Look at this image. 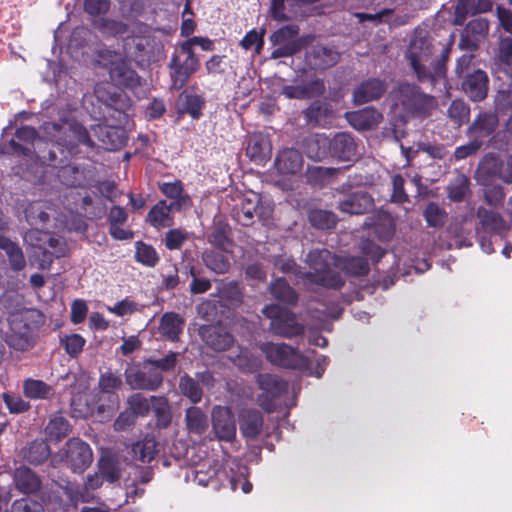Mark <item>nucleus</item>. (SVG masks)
<instances>
[{
    "label": "nucleus",
    "mask_w": 512,
    "mask_h": 512,
    "mask_svg": "<svg viewBox=\"0 0 512 512\" xmlns=\"http://www.w3.org/2000/svg\"><path fill=\"white\" fill-rule=\"evenodd\" d=\"M51 450L48 442L42 438L34 439L22 449L23 459L31 465L43 464L50 456Z\"/></svg>",
    "instance_id": "nucleus-33"
},
{
    "label": "nucleus",
    "mask_w": 512,
    "mask_h": 512,
    "mask_svg": "<svg viewBox=\"0 0 512 512\" xmlns=\"http://www.w3.org/2000/svg\"><path fill=\"white\" fill-rule=\"evenodd\" d=\"M0 249L5 251L12 271L20 272L26 267L23 250L16 242L8 237L0 236Z\"/></svg>",
    "instance_id": "nucleus-35"
},
{
    "label": "nucleus",
    "mask_w": 512,
    "mask_h": 512,
    "mask_svg": "<svg viewBox=\"0 0 512 512\" xmlns=\"http://www.w3.org/2000/svg\"><path fill=\"white\" fill-rule=\"evenodd\" d=\"M61 488L69 502L73 505H77L80 502H90L92 499L90 492L86 491L84 486H80L78 483L66 481L64 485H61Z\"/></svg>",
    "instance_id": "nucleus-54"
},
{
    "label": "nucleus",
    "mask_w": 512,
    "mask_h": 512,
    "mask_svg": "<svg viewBox=\"0 0 512 512\" xmlns=\"http://www.w3.org/2000/svg\"><path fill=\"white\" fill-rule=\"evenodd\" d=\"M492 7V0H457L455 23L462 25L469 16L489 12Z\"/></svg>",
    "instance_id": "nucleus-30"
},
{
    "label": "nucleus",
    "mask_w": 512,
    "mask_h": 512,
    "mask_svg": "<svg viewBox=\"0 0 512 512\" xmlns=\"http://www.w3.org/2000/svg\"><path fill=\"white\" fill-rule=\"evenodd\" d=\"M272 145L267 136L260 132L249 136L246 155L256 164H263L270 159Z\"/></svg>",
    "instance_id": "nucleus-26"
},
{
    "label": "nucleus",
    "mask_w": 512,
    "mask_h": 512,
    "mask_svg": "<svg viewBox=\"0 0 512 512\" xmlns=\"http://www.w3.org/2000/svg\"><path fill=\"white\" fill-rule=\"evenodd\" d=\"M15 482L17 488L25 493L31 494L40 490V478L29 468H19L15 473Z\"/></svg>",
    "instance_id": "nucleus-41"
},
{
    "label": "nucleus",
    "mask_w": 512,
    "mask_h": 512,
    "mask_svg": "<svg viewBox=\"0 0 512 512\" xmlns=\"http://www.w3.org/2000/svg\"><path fill=\"white\" fill-rule=\"evenodd\" d=\"M135 260L146 267H155L160 257L152 245L137 241L135 243Z\"/></svg>",
    "instance_id": "nucleus-50"
},
{
    "label": "nucleus",
    "mask_w": 512,
    "mask_h": 512,
    "mask_svg": "<svg viewBox=\"0 0 512 512\" xmlns=\"http://www.w3.org/2000/svg\"><path fill=\"white\" fill-rule=\"evenodd\" d=\"M346 118L355 129L366 131L376 127L383 120V115L376 108L370 106L349 112Z\"/></svg>",
    "instance_id": "nucleus-28"
},
{
    "label": "nucleus",
    "mask_w": 512,
    "mask_h": 512,
    "mask_svg": "<svg viewBox=\"0 0 512 512\" xmlns=\"http://www.w3.org/2000/svg\"><path fill=\"white\" fill-rule=\"evenodd\" d=\"M239 429L244 438L254 440L262 433L264 418L262 413L254 408L243 409L239 413Z\"/></svg>",
    "instance_id": "nucleus-24"
},
{
    "label": "nucleus",
    "mask_w": 512,
    "mask_h": 512,
    "mask_svg": "<svg viewBox=\"0 0 512 512\" xmlns=\"http://www.w3.org/2000/svg\"><path fill=\"white\" fill-rule=\"evenodd\" d=\"M447 116L456 128H460L469 121L470 106L461 99H454L447 109Z\"/></svg>",
    "instance_id": "nucleus-48"
},
{
    "label": "nucleus",
    "mask_w": 512,
    "mask_h": 512,
    "mask_svg": "<svg viewBox=\"0 0 512 512\" xmlns=\"http://www.w3.org/2000/svg\"><path fill=\"white\" fill-rule=\"evenodd\" d=\"M263 315L270 320L269 331L276 336L292 339L303 336L305 326L297 315L278 304H268L262 309Z\"/></svg>",
    "instance_id": "nucleus-10"
},
{
    "label": "nucleus",
    "mask_w": 512,
    "mask_h": 512,
    "mask_svg": "<svg viewBox=\"0 0 512 512\" xmlns=\"http://www.w3.org/2000/svg\"><path fill=\"white\" fill-rule=\"evenodd\" d=\"M153 411L158 428H167L172 420L170 406L166 398L152 396Z\"/></svg>",
    "instance_id": "nucleus-51"
},
{
    "label": "nucleus",
    "mask_w": 512,
    "mask_h": 512,
    "mask_svg": "<svg viewBox=\"0 0 512 512\" xmlns=\"http://www.w3.org/2000/svg\"><path fill=\"white\" fill-rule=\"evenodd\" d=\"M93 26L103 35L111 37L121 36L128 31V25L126 23L110 18L95 20Z\"/></svg>",
    "instance_id": "nucleus-49"
},
{
    "label": "nucleus",
    "mask_w": 512,
    "mask_h": 512,
    "mask_svg": "<svg viewBox=\"0 0 512 512\" xmlns=\"http://www.w3.org/2000/svg\"><path fill=\"white\" fill-rule=\"evenodd\" d=\"M470 179L463 173L457 174L446 188L447 197L456 203L464 201L470 193Z\"/></svg>",
    "instance_id": "nucleus-42"
},
{
    "label": "nucleus",
    "mask_w": 512,
    "mask_h": 512,
    "mask_svg": "<svg viewBox=\"0 0 512 512\" xmlns=\"http://www.w3.org/2000/svg\"><path fill=\"white\" fill-rule=\"evenodd\" d=\"M65 446L66 463L74 473H83L93 461L89 444L80 438H71Z\"/></svg>",
    "instance_id": "nucleus-14"
},
{
    "label": "nucleus",
    "mask_w": 512,
    "mask_h": 512,
    "mask_svg": "<svg viewBox=\"0 0 512 512\" xmlns=\"http://www.w3.org/2000/svg\"><path fill=\"white\" fill-rule=\"evenodd\" d=\"M175 207H172L166 200H159L148 211L145 222L156 230L172 227L174 225Z\"/></svg>",
    "instance_id": "nucleus-25"
},
{
    "label": "nucleus",
    "mask_w": 512,
    "mask_h": 512,
    "mask_svg": "<svg viewBox=\"0 0 512 512\" xmlns=\"http://www.w3.org/2000/svg\"><path fill=\"white\" fill-rule=\"evenodd\" d=\"M178 362V354L170 351L165 357L160 359L147 358L145 364H149L151 369H156L161 372H169L174 370Z\"/></svg>",
    "instance_id": "nucleus-59"
},
{
    "label": "nucleus",
    "mask_w": 512,
    "mask_h": 512,
    "mask_svg": "<svg viewBox=\"0 0 512 512\" xmlns=\"http://www.w3.org/2000/svg\"><path fill=\"white\" fill-rule=\"evenodd\" d=\"M202 260L204 265L216 274H225L231 267L228 257L216 251H205Z\"/></svg>",
    "instance_id": "nucleus-47"
},
{
    "label": "nucleus",
    "mask_w": 512,
    "mask_h": 512,
    "mask_svg": "<svg viewBox=\"0 0 512 512\" xmlns=\"http://www.w3.org/2000/svg\"><path fill=\"white\" fill-rule=\"evenodd\" d=\"M261 350L267 360L278 367L302 371L310 368L308 357L286 343L266 342L262 344Z\"/></svg>",
    "instance_id": "nucleus-11"
},
{
    "label": "nucleus",
    "mask_w": 512,
    "mask_h": 512,
    "mask_svg": "<svg viewBox=\"0 0 512 512\" xmlns=\"http://www.w3.org/2000/svg\"><path fill=\"white\" fill-rule=\"evenodd\" d=\"M258 200L243 199L240 205L233 209V218L240 225L248 227L254 223V217L258 209Z\"/></svg>",
    "instance_id": "nucleus-43"
},
{
    "label": "nucleus",
    "mask_w": 512,
    "mask_h": 512,
    "mask_svg": "<svg viewBox=\"0 0 512 512\" xmlns=\"http://www.w3.org/2000/svg\"><path fill=\"white\" fill-rule=\"evenodd\" d=\"M500 60L503 71L509 75L512 84V39L502 42Z\"/></svg>",
    "instance_id": "nucleus-64"
},
{
    "label": "nucleus",
    "mask_w": 512,
    "mask_h": 512,
    "mask_svg": "<svg viewBox=\"0 0 512 512\" xmlns=\"http://www.w3.org/2000/svg\"><path fill=\"white\" fill-rule=\"evenodd\" d=\"M186 426L189 432L203 434L208 428V419L199 407H189L185 413Z\"/></svg>",
    "instance_id": "nucleus-45"
},
{
    "label": "nucleus",
    "mask_w": 512,
    "mask_h": 512,
    "mask_svg": "<svg viewBox=\"0 0 512 512\" xmlns=\"http://www.w3.org/2000/svg\"><path fill=\"white\" fill-rule=\"evenodd\" d=\"M98 471L104 480L114 483L121 477L116 464L109 458H101L98 463Z\"/></svg>",
    "instance_id": "nucleus-61"
},
{
    "label": "nucleus",
    "mask_w": 512,
    "mask_h": 512,
    "mask_svg": "<svg viewBox=\"0 0 512 512\" xmlns=\"http://www.w3.org/2000/svg\"><path fill=\"white\" fill-rule=\"evenodd\" d=\"M423 217L429 227L441 228L447 221V213L435 202H429L423 211Z\"/></svg>",
    "instance_id": "nucleus-53"
},
{
    "label": "nucleus",
    "mask_w": 512,
    "mask_h": 512,
    "mask_svg": "<svg viewBox=\"0 0 512 512\" xmlns=\"http://www.w3.org/2000/svg\"><path fill=\"white\" fill-rule=\"evenodd\" d=\"M300 28L296 24H289L280 27L274 31L269 41L276 47L271 52V59L291 57L302 50L304 47V37H298Z\"/></svg>",
    "instance_id": "nucleus-12"
},
{
    "label": "nucleus",
    "mask_w": 512,
    "mask_h": 512,
    "mask_svg": "<svg viewBox=\"0 0 512 512\" xmlns=\"http://www.w3.org/2000/svg\"><path fill=\"white\" fill-rule=\"evenodd\" d=\"M499 126V117L493 111H480L466 129L468 138H475L485 142V139L494 134Z\"/></svg>",
    "instance_id": "nucleus-16"
},
{
    "label": "nucleus",
    "mask_w": 512,
    "mask_h": 512,
    "mask_svg": "<svg viewBox=\"0 0 512 512\" xmlns=\"http://www.w3.org/2000/svg\"><path fill=\"white\" fill-rule=\"evenodd\" d=\"M470 59L462 56L457 61L455 72L461 78V90L472 102H482L488 96L489 77L479 68H469Z\"/></svg>",
    "instance_id": "nucleus-9"
},
{
    "label": "nucleus",
    "mask_w": 512,
    "mask_h": 512,
    "mask_svg": "<svg viewBox=\"0 0 512 512\" xmlns=\"http://www.w3.org/2000/svg\"><path fill=\"white\" fill-rule=\"evenodd\" d=\"M105 104L111 110L109 116L114 118L117 124H99L93 128V131L105 149L118 150L128 140L127 132L123 126L128 123L127 111L131 107V101L125 93L114 92L108 95Z\"/></svg>",
    "instance_id": "nucleus-2"
},
{
    "label": "nucleus",
    "mask_w": 512,
    "mask_h": 512,
    "mask_svg": "<svg viewBox=\"0 0 512 512\" xmlns=\"http://www.w3.org/2000/svg\"><path fill=\"white\" fill-rule=\"evenodd\" d=\"M23 394L32 400L48 399L54 395V388L42 380L27 378L23 381Z\"/></svg>",
    "instance_id": "nucleus-40"
},
{
    "label": "nucleus",
    "mask_w": 512,
    "mask_h": 512,
    "mask_svg": "<svg viewBox=\"0 0 512 512\" xmlns=\"http://www.w3.org/2000/svg\"><path fill=\"white\" fill-rule=\"evenodd\" d=\"M489 32V22L487 19L478 17L470 20L463 32L462 41L468 45L476 46L483 40Z\"/></svg>",
    "instance_id": "nucleus-36"
},
{
    "label": "nucleus",
    "mask_w": 512,
    "mask_h": 512,
    "mask_svg": "<svg viewBox=\"0 0 512 512\" xmlns=\"http://www.w3.org/2000/svg\"><path fill=\"white\" fill-rule=\"evenodd\" d=\"M41 131L48 140L70 156L78 154L81 145L88 149L95 147L87 128L75 120L44 122Z\"/></svg>",
    "instance_id": "nucleus-3"
},
{
    "label": "nucleus",
    "mask_w": 512,
    "mask_h": 512,
    "mask_svg": "<svg viewBox=\"0 0 512 512\" xmlns=\"http://www.w3.org/2000/svg\"><path fill=\"white\" fill-rule=\"evenodd\" d=\"M179 389L193 403H199L202 400L203 391L199 383L188 374L180 377Z\"/></svg>",
    "instance_id": "nucleus-55"
},
{
    "label": "nucleus",
    "mask_w": 512,
    "mask_h": 512,
    "mask_svg": "<svg viewBox=\"0 0 512 512\" xmlns=\"http://www.w3.org/2000/svg\"><path fill=\"white\" fill-rule=\"evenodd\" d=\"M114 60L110 62L109 75L117 85L133 89L140 84V77L132 69L130 63L117 53H114Z\"/></svg>",
    "instance_id": "nucleus-19"
},
{
    "label": "nucleus",
    "mask_w": 512,
    "mask_h": 512,
    "mask_svg": "<svg viewBox=\"0 0 512 512\" xmlns=\"http://www.w3.org/2000/svg\"><path fill=\"white\" fill-rule=\"evenodd\" d=\"M159 190L163 195L172 201L168 203L175 207V211H181L191 206L190 196L184 192L183 183L180 180L173 182H163L159 184Z\"/></svg>",
    "instance_id": "nucleus-31"
},
{
    "label": "nucleus",
    "mask_w": 512,
    "mask_h": 512,
    "mask_svg": "<svg viewBox=\"0 0 512 512\" xmlns=\"http://www.w3.org/2000/svg\"><path fill=\"white\" fill-rule=\"evenodd\" d=\"M128 220V213L126 209L119 205H114L109 209L107 214V222L109 226V234L115 240H131L134 237V232L130 229H125L122 226Z\"/></svg>",
    "instance_id": "nucleus-23"
},
{
    "label": "nucleus",
    "mask_w": 512,
    "mask_h": 512,
    "mask_svg": "<svg viewBox=\"0 0 512 512\" xmlns=\"http://www.w3.org/2000/svg\"><path fill=\"white\" fill-rule=\"evenodd\" d=\"M433 51V38L428 33L420 32L411 39L405 57L419 82H430L432 85H436L440 80L446 78V62L451 47L447 46L441 56L431 63V69H429L425 63L429 61Z\"/></svg>",
    "instance_id": "nucleus-1"
},
{
    "label": "nucleus",
    "mask_w": 512,
    "mask_h": 512,
    "mask_svg": "<svg viewBox=\"0 0 512 512\" xmlns=\"http://www.w3.org/2000/svg\"><path fill=\"white\" fill-rule=\"evenodd\" d=\"M188 239V233L181 228L170 229L164 238L165 247L170 250H179Z\"/></svg>",
    "instance_id": "nucleus-60"
},
{
    "label": "nucleus",
    "mask_w": 512,
    "mask_h": 512,
    "mask_svg": "<svg viewBox=\"0 0 512 512\" xmlns=\"http://www.w3.org/2000/svg\"><path fill=\"white\" fill-rule=\"evenodd\" d=\"M125 381L133 390L156 391L164 381L163 374L156 369H151L149 364H129L124 371Z\"/></svg>",
    "instance_id": "nucleus-13"
},
{
    "label": "nucleus",
    "mask_w": 512,
    "mask_h": 512,
    "mask_svg": "<svg viewBox=\"0 0 512 512\" xmlns=\"http://www.w3.org/2000/svg\"><path fill=\"white\" fill-rule=\"evenodd\" d=\"M476 216L479 220V225L476 227L478 235L488 233L503 237L509 230L504 218L496 211L480 206L477 208Z\"/></svg>",
    "instance_id": "nucleus-20"
},
{
    "label": "nucleus",
    "mask_w": 512,
    "mask_h": 512,
    "mask_svg": "<svg viewBox=\"0 0 512 512\" xmlns=\"http://www.w3.org/2000/svg\"><path fill=\"white\" fill-rule=\"evenodd\" d=\"M308 220L311 226L318 230H331L334 229L338 218L328 210L313 209L308 214Z\"/></svg>",
    "instance_id": "nucleus-46"
},
{
    "label": "nucleus",
    "mask_w": 512,
    "mask_h": 512,
    "mask_svg": "<svg viewBox=\"0 0 512 512\" xmlns=\"http://www.w3.org/2000/svg\"><path fill=\"white\" fill-rule=\"evenodd\" d=\"M86 340L77 333L64 335L60 344L70 357H77L83 350Z\"/></svg>",
    "instance_id": "nucleus-57"
},
{
    "label": "nucleus",
    "mask_w": 512,
    "mask_h": 512,
    "mask_svg": "<svg viewBox=\"0 0 512 512\" xmlns=\"http://www.w3.org/2000/svg\"><path fill=\"white\" fill-rule=\"evenodd\" d=\"M157 446L158 443L153 437H145L133 444L131 449L133 457L142 463H150L158 452Z\"/></svg>",
    "instance_id": "nucleus-44"
},
{
    "label": "nucleus",
    "mask_w": 512,
    "mask_h": 512,
    "mask_svg": "<svg viewBox=\"0 0 512 512\" xmlns=\"http://www.w3.org/2000/svg\"><path fill=\"white\" fill-rule=\"evenodd\" d=\"M205 99L198 94H190L186 91L178 95L176 102L177 114L181 117L189 115L193 120H198L203 115Z\"/></svg>",
    "instance_id": "nucleus-29"
},
{
    "label": "nucleus",
    "mask_w": 512,
    "mask_h": 512,
    "mask_svg": "<svg viewBox=\"0 0 512 512\" xmlns=\"http://www.w3.org/2000/svg\"><path fill=\"white\" fill-rule=\"evenodd\" d=\"M45 431L51 439L60 441L68 435L70 431V424L65 417L55 415L49 420Z\"/></svg>",
    "instance_id": "nucleus-52"
},
{
    "label": "nucleus",
    "mask_w": 512,
    "mask_h": 512,
    "mask_svg": "<svg viewBox=\"0 0 512 512\" xmlns=\"http://www.w3.org/2000/svg\"><path fill=\"white\" fill-rule=\"evenodd\" d=\"M269 291L273 298L284 304L295 306L298 303V293L289 285L283 277L275 279L269 285Z\"/></svg>",
    "instance_id": "nucleus-37"
},
{
    "label": "nucleus",
    "mask_w": 512,
    "mask_h": 512,
    "mask_svg": "<svg viewBox=\"0 0 512 512\" xmlns=\"http://www.w3.org/2000/svg\"><path fill=\"white\" fill-rule=\"evenodd\" d=\"M212 427L221 441L232 442L236 438V423L228 407L216 406L212 410Z\"/></svg>",
    "instance_id": "nucleus-17"
},
{
    "label": "nucleus",
    "mask_w": 512,
    "mask_h": 512,
    "mask_svg": "<svg viewBox=\"0 0 512 512\" xmlns=\"http://www.w3.org/2000/svg\"><path fill=\"white\" fill-rule=\"evenodd\" d=\"M258 387L272 398H278L287 391V382L272 374H258L256 377Z\"/></svg>",
    "instance_id": "nucleus-38"
},
{
    "label": "nucleus",
    "mask_w": 512,
    "mask_h": 512,
    "mask_svg": "<svg viewBox=\"0 0 512 512\" xmlns=\"http://www.w3.org/2000/svg\"><path fill=\"white\" fill-rule=\"evenodd\" d=\"M303 156L295 148L280 150L274 160V167L280 175H296L303 168Z\"/></svg>",
    "instance_id": "nucleus-22"
},
{
    "label": "nucleus",
    "mask_w": 512,
    "mask_h": 512,
    "mask_svg": "<svg viewBox=\"0 0 512 512\" xmlns=\"http://www.w3.org/2000/svg\"><path fill=\"white\" fill-rule=\"evenodd\" d=\"M329 256L330 252L327 249L310 251L306 262L313 271L304 272L301 278L327 289L340 290L345 285V279L338 271L329 267Z\"/></svg>",
    "instance_id": "nucleus-7"
},
{
    "label": "nucleus",
    "mask_w": 512,
    "mask_h": 512,
    "mask_svg": "<svg viewBox=\"0 0 512 512\" xmlns=\"http://www.w3.org/2000/svg\"><path fill=\"white\" fill-rule=\"evenodd\" d=\"M342 269L350 276H366L370 271L368 260L359 256L345 258Z\"/></svg>",
    "instance_id": "nucleus-56"
},
{
    "label": "nucleus",
    "mask_w": 512,
    "mask_h": 512,
    "mask_svg": "<svg viewBox=\"0 0 512 512\" xmlns=\"http://www.w3.org/2000/svg\"><path fill=\"white\" fill-rule=\"evenodd\" d=\"M500 158L499 154L489 152L480 159L475 172L478 183L486 185L498 179Z\"/></svg>",
    "instance_id": "nucleus-32"
},
{
    "label": "nucleus",
    "mask_w": 512,
    "mask_h": 512,
    "mask_svg": "<svg viewBox=\"0 0 512 512\" xmlns=\"http://www.w3.org/2000/svg\"><path fill=\"white\" fill-rule=\"evenodd\" d=\"M374 207L372 197L364 191H359L348 195L345 199L339 201L337 208L350 215H360L369 212Z\"/></svg>",
    "instance_id": "nucleus-27"
},
{
    "label": "nucleus",
    "mask_w": 512,
    "mask_h": 512,
    "mask_svg": "<svg viewBox=\"0 0 512 512\" xmlns=\"http://www.w3.org/2000/svg\"><path fill=\"white\" fill-rule=\"evenodd\" d=\"M184 319L176 312H166L162 315L159 323V333L168 340L175 342L179 340L183 331Z\"/></svg>",
    "instance_id": "nucleus-34"
},
{
    "label": "nucleus",
    "mask_w": 512,
    "mask_h": 512,
    "mask_svg": "<svg viewBox=\"0 0 512 512\" xmlns=\"http://www.w3.org/2000/svg\"><path fill=\"white\" fill-rule=\"evenodd\" d=\"M199 335L208 347L218 352L230 349L234 343L233 335L220 325H203Z\"/></svg>",
    "instance_id": "nucleus-21"
},
{
    "label": "nucleus",
    "mask_w": 512,
    "mask_h": 512,
    "mask_svg": "<svg viewBox=\"0 0 512 512\" xmlns=\"http://www.w3.org/2000/svg\"><path fill=\"white\" fill-rule=\"evenodd\" d=\"M495 111L506 113L512 109V90L508 87L499 89L494 96Z\"/></svg>",
    "instance_id": "nucleus-63"
},
{
    "label": "nucleus",
    "mask_w": 512,
    "mask_h": 512,
    "mask_svg": "<svg viewBox=\"0 0 512 512\" xmlns=\"http://www.w3.org/2000/svg\"><path fill=\"white\" fill-rule=\"evenodd\" d=\"M43 315L35 309H27L11 315L9 319L11 333L7 344L17 351H28L36 343V331L43 323Z\"/></svg>",
    "instance_id": "nucleus-4"
},
{
    "label": "nucleus",
    "mask_w": 512,
    "mask_h": 512,
    "mask_svg": "<svg viewBox=\"0 0 512 512\" xmlns=\"http://www.w3.org/2000/svg\"><path fill=\"white\" fill-rule=\"evenodd\" d=\"M26 221L31 225L46 224L49 221V214L43 209L40 202L30 203L25 209Z\"/></svg>",
    "instance_id": "nucleus-58"
},
{
    "label": "nucleus",
    "mask_w": 512,
    "mask_h": 512,
    "mask_svg": "<svg viewBox=\"0 0 512 512\" xmlns=\"http://www.w3.org/2000/svg\"><path fill=\"white\" fill-rule=\"evenodd\" d=\"M200 59L194 50L180 43L171 55L168 63L170 89L181 90L199 70Z\"/></svg>",
    "instance_id": "nucleus-8"
},
{
    "label": "nucleus",
    "mask_w": 512,
    "mask_h": 512,
    "mask_svg": "<svg viewBox=\"0 0 512 512\" xmlns=\"http://www.w3.org/2000/svg\"><path fill=\"white\" fill-rule=\"evenodd\" d=\"M304 60L312 70H325L339 62L340 53L333 47L315 44L306 51Z\"/></svg>",
    "instance_id": "nucleus-15"
},
{
    "label": "nucleus",
    "mask_w": 512,
    "mask_h": 512,
    "mask_svg": "<svg viewBox=\"0 0 512 512\" xmlns=\"http://www.w3.org/2000/svg\"><path fill=\"white\" fill-rule=\"evenodd\" d=\"M308 156L312 159L320 160L327 155L326 148L332 157L342 161H350L357 154V145L354 138L346 132L335 134L332 139H328L324 134H315L307 140Z\"/></svg>",
    "instance_id": "nucleus-6"
},
{
    "label": "nucleus",
    "mask_w": 512,
    "mask_h": 512,
    "mask_svg": "<svg viewBox=\"0 0 512 512\" xmlns=\"http://www.w3.org/2000/svg\"><path fill=\"white\" fill-rule=\"evenodd\" d=\"M229 234V225L224 221H216L214 222L207 239L208 242L214 247L222 251H229L233 245V241L230 239Z\"/></svg>",
    "instance_id": "nucleus-39"
},
{
    "label": "nucleus",
    "mask_w": 512,
    "mask_h": 512,
    "mask_svg": "<svg viewBox=\"0 0 512 512\" xmlns=\"http://www.w3.org/2000/svg\"><path fill=\"white\" fill-rule=\"evenodd\" d=\"M390 95L393 106L400 107L407 116L426 118L436 107L435 98L424 93L416 84L399 83Z\"/></svg>",
    "instance_id": "nucleus-5"
},
{
    "label": "nucleus",
    "mask_w": 512,
    "mask_h": 512,
    "mask_svg": "<svg viewBox=\"0 0 512 512\" xmlns=\"http://www.w3.org/2000/svg\"><path fill=\"white\" fill-rule=\"evenodd\" d=\"M386 80L378 77H371L360 82L353 90V102L362 105L368 102L379 100L387 91Z\"/></svg>",
    "instance_id": "nucleus-18"
},
{
    "label": "nucleus",
    "mask_w": 512,
    "mask_h": 512,
    "mask_svg": "<svg viewBox=\"0 0 512 512\" xmlns=\"http://www.w3.org/2000/svg\"><path fill=\"white\" fill-rule=\"evenodd\" d=\"M2 399L7 409L12 414H21L27 412L31 407L29 402L25 401L20 396L10 393H3Z\"/></svg>",
    "instance_id": "nucleus-62"
}]
</instances>
